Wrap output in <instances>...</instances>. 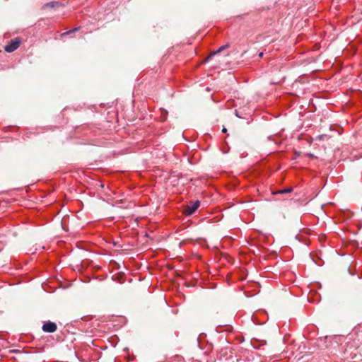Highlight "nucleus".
I'll list each match as a JSON object with an SVG mask.
<instances>
[{
	"label": "nucleus",
	"instance_id": "obj_1",
	"mask_svg": "<svg viewBox=\"0 0 362 362\" xmlns=\"http://www.w3.org/2000/svg\"><path fill=\"white\" fill-rule=\"evenodd\" d=\"M21 41L18 38H16L15 40H11L7 45L5 46V51L11 53L17 49L19 47Z\"/></svg>",
	"mask_w": 362,
	"mask_h": 362
},
{
	"label": "nucleus",
	"instance_id": "obj_2",
	"mask_svg": "<svg viewBox=\"0 0 362 362\" xmlns=\"http://www.w3.org/2000/svg\"><path fill=\"white\" fill-rule=\"evenodd\" d=\"M57 325L52 322H48L43 325L42 330L45 332L52 333L57 330Z\"/></svg>",
	"mask_w": 362,
	"mask_h": 362
},
{
	"label": "nucleus",
	"instance_id": "obj_3",
	"mask_svg": "<svg viewBox=\"0 0 362 362\" xmlns=\"http://www.w3.org/2000/svg\"><path fill=\"white\" fill-rule=\"evenodd\" d=\"M200 206V202L196 201L191 205L188 206L187 209H185V214L187 216L192 215L193 213L195 212V211L199 208Z\"/></svg>",
	"mask_w": 362,
	"mask_h": 362
},
{
	"label": "nucleus",
	"instance_id": "obj_4",
	"mask_svg": "<svg viewBox=\"0 0 362 362\" xmlns=\"http://www.w3.org/2000/svg\"><path fill=\"white\" fill-rule=\"evenodd\" d=\"M57 5H59V2H57V1H52V2H50V3L45 4L43 6V8H47V7L53 8V7H54Z\"/></svg>",
	"mask_w": 362,
	"mask_h": 362
},
{
	"label": "nucleus",
	"instance_id": "obj_5",
	"mask_svg": "<svg viewBox=\"0 0 362 362\" xmlns=\"http://www.w3.org/2000/svg\"><path fill=\"white\" fill-rule=\"evenodd\" d=\"M228 47V45H224V46H222V47H219L216 52H212L210 54V56L209 57V58H210L211 57L214 56V54H216L217 53H219L220 52H221L222 50H223L225 48H226Z\"/></svg>",
	"mask_w": 362,
	"mask_h": 362
},
{
	"label": "nucleus",
	"instance_id": "obj_6",
	"mask_svg": "<svg viewBox=\"0 0 362 362\" xmlns=\"http://www.w3.org/2000/svg\"><path fill=\"white\" fill-rule=\"evenodd\" d=\"M292 191V188H287L284 190L280 191V193H288Z\"/></svg>",
	"mask_w": 362,
	"mask_h": 362
},
{
	"label": "nucleus",
	"instance_id": "obj_7",
	"mask_svg": "<svg viewBox=\"0 0 362 362\" xmlns=\"http://www.w3.org/2000/svg\"><path fill=\"white\" fill-rule=\"evenodd\" d=\"M78 30V28H75L74 30H70V31H69V32L64 33L62 34V35H69L70 33H73V32H74V31H76V30Z\"/></svg>",
	"mask_w": 362,
	"mask_h": 362
},
{
	"label": "nucleus",
	"instance_id": "obj_8",
	"mask_svg": "<svg viewBox=\"0 0 362 362\" xmlns=\"http://www.w3.org/2000/svg\"><path fill=\"white\" fill-rule=\"evenodd\" d=\"M306 156L311 158H315V155H313V153H307Z\"/></svg>",
	"mask_w": 362,
	"mask_h": 362
},
{
	"label": "nucleus",
	"instance_id": "obj_9",
	"mask_svg": "<svg viewBox=\"0 0 362 362\" xmlns=\"http://www.w3.org/2000/svg\"><path fill=\"white\" fill-rule=\"evenodd\" d=\"M325 136V135H320V136H319V139H320V140H322Z\"/></svg>",
	"mask_w": 362,
	"mask_h": 362
},
{
	"label": "nucleus",
	"instance_id": "obj_10",
	"mask_svg": "<svg viewBox=\"0 0 362 362\" xmlns=\"http://www.w3.org/2000/svg\"><path fill=\"white\" fill-rule=\"evenodd\" d=\"M11 352H18V353H20V351L19 350H12Z\"/></svg>",
	"mask_w": 362,
	"mask_h": 362
},
{
	"label": "nucleus",
	"instance_id": "obj_11",
	"mask_svg": "<svg viewBox=\"0 0 362 362\" xmlns=\"http://www.w3.org/2000/svg\"><path fill=\"white\" fill-rule=\"evenodd\" d=\"M259 56L260 57H262L263 56V53H262V52H260V53H259Z\"/></svg>",
	"mask_w": 362,
	"mask_h": 362
},
{
	"label": "nucleus",
	"instance_id": "obj_12",
	"mask_svg": "<svg viewBox=\"0 0 362 362\" xmlns=\"http://www.w3.org/2000/svg\"><path fill=\"white\" fill-rule=\"evenodd\" d=\"M226 132V128H223V132Z\"/></svg>",
	"mask_w": 362,
	"mask_h": 362
}]
</instances>
